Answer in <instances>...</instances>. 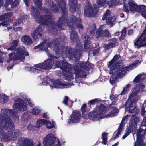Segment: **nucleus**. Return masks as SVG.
I'll return each instance as SVG.
<instances>
[{"mask_svg": "<svg viewBox=\"0 0 146 146\" xmlns=\"http://www.w3.org/2000/svg\"><path fill=\"white\" fill-rule=\"evenodd\" d=\"M71 69L69 71H65L66 72L65 74V76L66 77L67 80H72L74 78L73 74L70 71Z\"/></svg>", "mask_w": 146, "mask_h": 146, "instance_id": "nucleus-43", "label": "nucleus"}, {"mask_svg": "<svg viewBox=\"0 0 146 146\" xmlns=\"http://www.w3.org/2000/svg\"><path fill=\"white\" fill-rule=\"evenodd\" d=\"M35 127L31 124H29L27 127V129L30 130H34L35 129Z\"/></svg>", "mask_w": 146, "mask_h": 146, "instance_id": "nucleus-62", "label": "nucleus"}, {"mask_svg": "<svg viewBox=\"0 0 146 146\" xmlns=\"http://www.w3.org/2000/svg\"><path fill=\"white\" fill-rule=\"evenodd\" d=\"M2 113L0 114V126L7 130H13L15 127L10 117H12L13 121H18L19 116L18 113L12 110H1Z\"/></svg>", "mask_w": 146, "mask_h": 146, "instance_id": "nucleus-2", "label": "nucleus"}, {"mask_svg": "<svg viewBox=\"0 0 146 146\" xmlns=\"http://www.w3.org/2000/svg\"><path fill=\"white\" fill-rule=\"evenodd\" d=\"M88 45H84V49L85 51L87 52L88 54L90 53L93 50V48H90V47L88 46Z\"/></svg>", "mask_w": 146, "mask_h": 146, "instance_id": "nucleus-56", "label": "nucleus"}, {"mask_svg": "<svg viewBox=\"0 0 146 146\" xmlns=\"http://www.w3.org/2000/svg\"><path fill=\"white\" fill-rule=\"evenodd\" d=\"M24 55L28 56L29 54L25 50V47L21 46L17 47L13 52L9 54V59L7 61V63H9L10 60L17 61L21 59H24Z\"/></svg>", "mask_w": 146, "mask_h": 146, "instance_id": "nucleus-3", "label": "nucleus"}, {"mask_svg": "<svg viewBox=\"0 0 146 146\" xmlns=\"http://www.w3.org/2000/svg\"><path fill=\"white\" fill-rule=\"evenodd\" d=\"M42 30L41 27L39 26L33 31L31 35L34 40H36L42 36L41 33Z\"/></svg>", "mask_w": 146, "mask_h": 146, "instance_id": "nucleus-23", "label": "nucleus"}, {"mask_svg": "<svg viewBox=\"0 0 146 146\" xmlns=\"http://www.w3.org/2000/svg\"><path fill=\"white\" fill-rule=\"evenodd\" d=\"M6 130H7L6 128ZM14 129H13L14 130ZM9 130V135L10 137V141H15V140L18 136L21 134V132L18 130H15L14 132H12L10 130ZM12 131V130H11Z\"/></svg>", "mask_w": 146, "mask_h": 146, "instance_id": "nucleus-26", "label": "nucleus"}, {"mask_svg": "<svg viewBox=\"0 0 146 146\" xmlns=\"http://www.w3.org/2000/svg\"><path fill=\"white\" fill-rule=\"evenodd\" d=\"M107 4L109 6V8L113 6H115L119 4L118 0H110L107 2Z\"/></svg>", "mask_w": 146, "mask_h": 146, "instance_id": "nucleus-38", "label": "nucleus"}, {"mask_svg": "<svg viewBox=\"0 0 146 146\" xmlns=\"http://www.w3.org/2000/svg\"><path fill=\"white\" fill-rule=\"evenodd\" d=\"M126 33V28L125 27H124L121 31V35L118 38L120 41L125 39Z\"/></svg>", "mask_w": 146, "mask_h": 146, "instance_id": "nucleus-40", "label": "nucleus"}, {"mask_svg": "<svg viewBox=\"0 0 146 146\" xmlns=\"http://www.w3.org/2000/svg\"><path fill=\"white\" fill-rule=\"evenodd\" d=\"M52 63L51 60L48 59L42 63L35 65L34 66L44 70H50L52 68Z\"/></svg>", "mask_w": 146, "mask_h": 146, "instance_id": "nucleus-14", "label": "nucleus"}, {"mask_svg": "<svg viewBox=\"0 0 146 146\" xmlns=\"http://www.w3.org/2000/svg\"><path fill=\"white\" fill-rule=\"evenodd\" d=\"M130 85L127 84L126 85V86L124 87L123 88V91L121 92L120 94V95H124L125 94V92L126 91H127V88L129 87H130Z\"/></svg>", "mask_w": 146, "mask_h": 146, "instance_id": "nucleus-59", "label": "nucleus"}, {"mask_svg": "<svg viewBox=\"0 0 146 146\" xmlns=\"http://www.w3.org/2000/svg\"><path fill=\"white\" fill-rule=\"evenodd\" d=\"M41 111L40 109L37 108H34L32 111V113L34 115H38L40 113Z\"/></svg>", "mask_w": 146, "mask_h": 146, "instance_id": "nucleus-47", "label": "nucleus"}, {"mask_svg": "<svg viewBox=\"0 0 146 146\" xmlns=\"http://www.w3.org/2000/svg\"><path fill=\"white\" fill-rule=\"evenodd\" d=\"M99 101L98 99L96 98L89 101L88 103V104L89 103L90 105H93L97 103Z\"/></svg>", "mask_w": 146, "mask_h": 146, "instance_id": "nucleus-57", "label": "nucleus"}, {"mask_svg": "<svg viewBox=\"0 0 146 146\" xmlns=\"http://www.w3.org/2000/svg\"><path fill=\"white\" fill-rule=\"evenodd\" d=\"M90 65L84 61L78 62L77 64L73 67L74 71V74L77 76L81 77L86 76V71L89 70Z\"/></svg>", "mask_w": 146, "mask_h": 146, "instance_id": "nucleus-5", "label": "nucleus"}, {"mask_svg": "<svg viewBox=\"0 0 146 146\" xmlns=\"http://www.w3.org/2000/svg\"><path fill=\"white\" fill-rule=\"evenodd\" d=\"M69 10L72 13L75 12L81 8V6L78 3L77 0H70Z\"/></svg>", "mask_w": 146, "mask_h": 146, "instance_id": "nucleus-20", "label": "nucleus"}, {"mask_svg": "<svg viewBox=\"0 0 146 146\" xmlns=\"http://www.w3.org/2000/svg\"><path fill=\"white\" fill-rule=\"evenodd\" d=\"M60 40L61 39L59 38H55L53 40L47 44V47H55L54 49V51L56 54H59L61 49L58 46L60 45L61 43Z\"/></svg>", "mask_w": 146, "mask_h": 146, "instance_id": "nucleus-13", "label": "nucleus"}, {"mask_svg": "<svg viewBox=\"0 0 146 146\" xmlns=\"http://www.w3.org/2000/svg\"><path fill=\"white\" fill-rule=\"evenodd\" d=\"M144 137H137L136 141L135 142L134 146H143Z\"/></svg>", "mask_w": 146, "mask_h": 146, "instance_id": "nucleus-33", "label": "nucleus"}, {"mask_svg": "<svg viewBox=\"0 0 146 146\" xmlns=\"http://www.w3.org/2000/svg\"><path fill=\"white\" fill-rule=\"evenodd\" d=\"M16 102L13 105V108L15 110L19 111H24L27 109V107L23 104V100L17 98L15 101Z\"/></svg>", "mask_w": 146, "mask_h": 146, "instance_id": "nucleus-16", "label": "nucleus"}, {"mask_svg": "<svg viewBox=\"0 0 146 146\" xmlns=\"http://www.w3.org/2000/svg\"><path fill=\"white\" fill-rule=\"evenodd\" d=\"M46 121L47 120L45 119H38L36 123V127L38 128L43 125H45Z\"/></svg>", "mask_w": 146, "mask_h": 146, "instance_id": "nucleus-31", "label": "nucleus"}, {"mask_svg": "<svg viewBox=\"0 0 146 146\" xmlns=\"http://www.w3.org/2000/svg\"><path fill=\"white\" fill-rule=\"evenodd\" d=\"M13 13L12 12H10L6 13L3 14V16L4 19H8L10 18L13 15Z\"/></svg>", "mask_w": 146, "mask_h": 146, "instance_id": "nucleus-50", "label": "nucleus"}, {"mask_svg": "<svg viewBox=\"0 0 146 146\" xmlns=\"http://www.w3.org/2000/svg\"><path fill=\"white\" fill-rule=\"evenodd\" d=\"M59 6L61 10V16L59 18L56 23L53 22L50 23L52 19V14L49 13L48 15H40V13L38 9L32 7V15L34 18L38 19L39 22L41 25H48L47 29L49 33L53 34L57 32L58 30L62 29V26L66 23L69 27V32L71 42L73 43L79 41V38L77 33L74 31L75 27L82 29L83 26L81 24L82 20L80 18L77 19L76 17L71 15L68 20V10L66 7L65 0H55Z\"/></svg>", "mask_w": 146, "mask_h": 146, "instance_id": "nucleus-1", "label": "nucleus"}, {"mask_svg": "<svg viewBox=\"0 0 146 146\" xmlns=\"http://www.w3.org/2000/svg\"><path fill=\"white\" fill-rule=\"evenodd\" d=\"M55 139L52 134H49L46 135L43 140L44 146H53L55 142Z\"/></svg>", "mask_w": 146, "mask_h": 146, "instance_id": "nucleus-19", "label": "nucleus"}, {"mask_svg": "<svg viewBox=\"0 0 146 146\" xmlns=\"http://www.w3.org/2000/svg\"><path fill=\"white\" fill-rule=\"evenodd\" d=\"M140 62L138 60H136L135 62H133V64H131L130 65H129L128 66L125 67H122L119 65H117L116 66L118 68H119V69L120 70L122 71V73H123V75L125 76L126 73V71H128L129 68H130V69L133 68L134 66L136 65L138 63H140Z\"/></svg>", "mask_w": 146, "mask_h": 146, "instance_id": "nucleus-24", "label": "nucleus"}, {"mask_svg": "<svg viewBox=\"0 0 146 146\" xmlns=\"http://www.w3.org/2000/svg\"><path fill=\"white\" fill-rule=\"evenodd\" d=\"M129 5V10L131 11H135L138 12L139 11V8H140V5L139 6L136 5L131 2L129 1L128 2Z\"/></svg>", "mask_w": 146, "mask_h": 146, "instance_id": "nucleus-27", "label": "nucleus"}, {"mask_svg": "<svg viewBox=\"0 0 146 146\" xmlns=\"http://www.w3.org/2000/svg\"><path fill=\"white\" fill-rule=\"evenodd\" d=\"M81 117V114L80 111L74 110L69 117L68 123H75L79 122Z\"/></svg>", "mask_w": 146, "mask_h": 146, "instance_id": "nucleus-15", "label": "nucleus"}, {"mask_svg": "<svg viewBox=\"0 0 146 146\" xmlns=\"http://www.w3.org/2000/svg\"><path fill=\"white\" fill-rule=\"evenodd\" d=\"M107 0H97V3L100 7H105L106 6L107 3L106 1Z\"/></svg>", "mask_w": 146, "mask_h": 146, "instance_id": "nucleus-44", "label": "nucleus"}, {"mask_svg": "<svg viewBox=\"0 0 146 146\" xmlns=\"http://www.w3.org/2000/svg\"><path fill=\"white\" fill-rule=\"evenodd\" d=\"M132 130L128 128L126 129V132L125 134L122 137V139H125L129 134L131 133Z\"/></svg>", "mask_w": 146, "mask_h": 146, "instance_id": "nucleus-55", "label": "nucleus"}, {"mask_svg": "<svg viewBox=\"0 0 146 146\" xmlns=\"http://www.w3.org/2000/svg\"><path fill=\"white\" fill-rule=\"evenodd\" d=\"M142 76V74L138 75L134 79L133 82L135 83H138L140 82L141 77Z\"/></svg>", "mask_w": 146, "mask_h": 146, "instance_id": "nucleus-54", "label": "nucleus"}, {"mask_svg": "<svg viewBox=\"0 0 146 146\" xmlns=\"http://www.w3.org/2000/svg\"><path fill=\"white\" fill-rule=\"evenodd\" d=\"M18 143L20 146H33V142L31 139L21 137L18 139Z\"/></svg>", "mask_w": 146, "mask_h": 146, "instance_id": "nucleus-21", "label": "nucleus"}, {"mask_svg": "<svg viewBox=\"0 0 146 146\" xmlns=\"http://www.w3.org/2000/svg\"><path fill=\"white\" fill-rule=\"evenodd\" d=\"M139 117L135 115H133L129 121V126L128 128L132 131L135 130L137 128V124L141 123Z\"/></svg>", "mask_w": 146, "mask_h": 146, "instance_id": "nucleus-17", "label": "nucleus"}, {"mask_svg": "<svg viewBox=\"0 0 146 146\" xmlns=\"http://www.w3.org/2000/svg\"><path fill=\"white\" fill-rule=\"evenodd\" d=\"M146 127L145 129L140 128L138 129L137 131V137H144V135L146 134Z\"/></svg>", "mask_w": 146, "mask_h": 146, "instance_id": "nucleus-36", "label": "nucleus"}, {"mask_svg": "<svg viewBox=\"0 0 146 146\" xmlns=\"http://www.w3.org/2000/svg\"><path fill=\"white\" fill-rule=\"evenodd\" d=\"M108 133L106 132H103L102 134V141L101 143L103 145H106L107 140Z\"/></svg>", "mask_w": 146, "mask_h": 146, "instance_id": "nucleus-39", "label": "nucleus"}, {"mask_svg": "<svg viewBox=\"0 0 146 146\" xmlns=\"http://www.w3.org/2000/svg\"><path fill=\"white\" fill-rule=\"evenodd\" d=\"M27 7L29 6V0H23ZM4 7L8 10H11L12 8L17 6L19 4L18 0H6Z\"/></svg>", "mask_w": 146, "mask_h": 146, "instance_id": "nucleus-9", "label": "nucleus"}, {"mask_svg": "<svg viewBox=\"0 0 146 146\" xmlns=\"http://www.w3.org/2000/svg\"><path fill=\"white\" fill-rule=\"evenodd\" d=\"M146 113V111L145 110V108L144 106L143 105L142 106V108L141 110V115L142 116H144L145 114Z\"/></svg>", "mask_w": 146, "mask_h": 146, "instance_id": "nucleus-61", "label": "nucleus"}, {"mask_svg": "<svg viewBox=\"0 0 146 146\" xmlns=\"http://www.w3.org/2000/svg\"><path fill=\"white\" fill-rule=\"evenodd\" d=\"M69 100V98L67 96H65L64 98L63 103L66 105H68V102Z\"/></svg>", "mask_w": 146, "mask_h": 146, "instance_id": "nucleus-63", "label": "nucleus"}, {"mask_svg": "<svg viewBox=\"0 0 146 146\" xmlns=\"http://www.w3.org/2000/svg\"><path fill=\"white\" fill-rule=\"evenodd\" d=\"M139 90L140 89H138V90H137V91L134 92L133 91V92L130 94V95L129 96L128 99L127 100H129V101H131L132 100L134 101H135L133 97H135L137 95L138 92L139 91Z\"/></svg>", "mask_w": 146, "mask_h": 146, "instance_id": "nucleus-41", "label": "nucleus"}, {"mask_svg": "<svg viewBox=\"0 0 146 146\" xmlns=\"http://www.w3.org/2000/svg\"><path fill=\"white\" fill-rule=\"evenodd\" d=\"M42 0H34V3L35 5L37 6L38 8L41 7L42 5Z\"/></svg>", "mask_w": 146, "mask_h": 146, "instance_id": "nucleus-49", "label": "nucleus"}, {"mask_svg": "<svg viewBox=\"0 0 146 146\" xmlns=\"http://www.w3.org/2000/svg\"><path fill=\"white\" fill-rule=\"evenodd\" d=\"M103 47L104 48V51L105 52H106L110 50V48H113V47L110 43L104 44L103 46Z\"/></svg>", "mask_w": 146, "mask_h": 146, "instance_id": "nucleus-46", "label": "nucleus"}, {"mask_svg": "<svg viewBox=\"0 0 146 146\" xmlns=\"http://www.w3.org/2000/svg\"><path fill=\"white\" fill-rule=\"evenodd\" d=\"M23 16H22L21 18H19L17 19H16L13 23L14 25H17L23 22L22 19L23 18Z\"/></svg>", "mask_w": 146, "mask_h": 146, "instance_id": "nucleus-51", "label": "nucleus"}, {"mask_svg": "<svg viewBox=\"0 0 146 146\" xmlns=\"http://www.w3.org/2000/svg\"><path fill=\"white\" fill-rule=\"evenodd\" d=\"M64 51H60L59 54H65L66 56L68 57L69 59H75V62H78L79 61L78 58L80 55V51L79 50L75 49L71 47H62V49H64Z\"/></svg>", "mask_w": 146, "mask_h": 146, "instance_id": "nucleus-6", "label": "nucleus"}, {"mask_svg": "<svg viewBox=\"0 0 146 146\" xmlns=\"http://www.w3.org/2000/svg\"><path fill=\"white\" fill-rule=\"evenodd\" d=\"M0 138L1 141L3 142H6L10 141V137L9 135L8 131L5 133L2 129H0Z\"/></svg>", "mask_w": 146, "mask_h": 146, "instance_id": "nucleus-25", "label": "nucleus"}, {"mask_svg": "<svg viewBox=\"0 0 146 146\" xmlns=\"http://www.w3.org/2000/svg\"><path fill=\"white\" fill-rule=\"evenodd\" d=\"M120 57V56L118 54H116L113 57V58L112 59L113 60H114V61L116 62L119 59Z\"/></svg>", "mask_w": 146, "mask_h": 146, "instance_id": "nucleus-64", "label": "nucleus"}, {"mask_svg": "<svg viewBox=\"0 0 146 146\" xmlns=\"http://www.w3.org/2000/svg\"><path fill=\"white\" fill-rule=\"evenodd\" d=\"M45 125H46L47 128L49 129H52L54 127L55 125V123L53 121L52 122V124L51 122L48 120H47Z\"/></svg>", "mask_w": 146, "mask_h": 146, "instance_id": "nucleus-45", "label": "nucleus"}, {"mask_svg": "<svg viewBox=\"0 0 146 146\" xmlns=\"http://www.w3.org/2000/svg\"><path fill=\"white\" fill-rule=\"evenodd\" d=\"M146 6L143 5H140V8H139V11L138 12L141 13V15L146 19Z\"/></svg>", "mask_w": 146, "mask_h": 146, "instance_id": "nucleus-35", "label": "nucleus"}, {"mask_svg": "<svg viewBox=\"0 0 146 146\" xmlns=\"http://www.w3.org/2000/svg\"><path fill=\"white\" fill-rule=\"evenodd\" d=\"M91 38L88 35H86L84 36V45H89Z\"/></svg>", "mask_w": 146, "mask_h": 146, "instance_id": "nucleus-48", "label": "nucleus"}, {"mask_svg": "<svg viewBox=\"0 0 146 146\" xmlns=\"http://www.w3.org/2000/svg\"><path fill=\"white\" fill-rule=\"evenodd\" d=\"M103 29L101 27H99L96 30L95 33V36L98 39L100 37L103 38Z\"/></svg>", "mask_w": 146, "mask_h": 146, "instance_id": "nucleus-37", "label": "nucleus"}, {"mask_svg": "<svg viewBox=\"0 0 146 146\" xmlns=\"http://www.w3.org/2000/svg\"><path fill=\"white\" fill-rule=\"evenodd\" d=\"M86 5L84 8V14L88 17H94L98 12L99 7L96 4H94L93 9L88 0H86Z\"/></svg>", "mask_w": 146, "mask_h": 146, "instance_id": "nucleus-7", "label": "nucleus"}, {"mask_svg": "<svg viewBox=\"0 0 146 146\" xmlns=\"http://www.w3.org/2000/svg\"><path fill=\"white\" fill-rule=\"evenodd\" d=\"M91 28L90 31V34L91 35L94 34V31L96 29V25L95 24H93L90 26Z\"/></svg>", "mask_w": 146, "mask_h": 146, "instance_id": "nucleus-52", "label": "nucleus"}, {"mask_svg": "<svg viewBox=\"0 0 146 146\" xmlns=\"http://www.w3.org/2000/svg\"><path fill=\"white\" fill-rule=\"evenodd\" d=\"M137 48H140L146 45V24L145 28L141 36L134 43Z\"/></svg>", "mask_w": 146, "mask_h": 146, "instance_id": "nucleus-10", "label": "nucleus"}, {"mask_svg": "<svg viewBox=\"0 0 146 146\" xmlns=\"http://www.w3.org/2000/svg\"><path fill=\"white\" fill-rule=\"evenodd\" d=\"M21 40L24 43L27 45H30L33 43L32 39L31 37L28 35H25L22 37Z\"/></svg>", "mask_w": 146, "mask_h": 146, "instance_id": "nucleus-28", "label": "nucleus"}, {"mask_svg": "<svg viewBox=\"0 0 146 146\" xmlns=\"http://www.w3.org/2000/svg\"><path fill=\"white\" fill-rule=\"evenodd\" d=\"M107 110V108L104 104H101L99 106L97 105L93 111L89 113L88 117L93 121L98 120L100 119V115L104 114Z\"/></svg>", "mask_w": 146, "mask_h": 146, "instance_id": "nucleus-4", "label": "nucleus"}, {"mask_svg": "<svg viewBox=\"0 0 146 146\" xmlns=\"http://www.w3.org/2000/svg\"><path fill=\"white\" fill-rule=\"evenodd\" d=\"M110 71L112 72V74L110 79V82L113 84L115 83L118 78H121L124 76L123 74L125 72L122 73V71L120 70L119 68L116 65L113 66L111 68Z\"/></svg>", "mask_w": 146, "mask_h": 146, "instance_id": "nucleus-8", "label": "nucleus"}, {"mask_svg": "<svg viewBox=\"0 0 146 146\" xmlns=\"http://www.w3.org/2000/svg\"><path fill=\"white\" fill-rule=\"evenodd\" d=\"M123 11L127 13H128L129 11L128 10V6L127 4L123 2Z\"/></svg>", "mask_w": 146, "mask_h": 146, "instance_id": "nucleus-58", "label": "nucleus"}, {"mask_svg": "<svg viewBox=\"0 0 146 146\" xmlns=\"http://www.w3.org/2000/svg\"><path fill=\"white\" fill-rule=\"evenodd\" d=\"M50 81L53 83L54 86L57 88H64L70 86V84L68 82H65L61 79H51Z\"/></svg>", "mask_w": 146, "mask_h": 146, "instance_id": "nucleus-11", "label": "nucleus"}, {"mask_svg": "<svg viewBox=\"0 0 146 146\" xmlns=\"http://www.w3.org/2000/svg\"><path fill=\"white\" fill-rule=\"evenodd\" d=\"M118 110L115 107L112 108L111 112L107 114L106 115L105 117L106 118L111 117L116 115L115 114L118 112Z\"/></svg>", "mask_w": 146, "mask_h": 146, "instance_id": "nucleus-29", "label": "nucleus"}, {"mask_svg": "<svg viewBox=\"0 0 146 146\" xmlns=\"http://www.w3.org/2000/svg\"><path fill=\"white\" fill-rule=\"evenodd\" d=\"M50 9L54 13H58L59 12L58 6L54 3L52 2L50 6Z\"/></svg>", "mask_w": 146, "mask_h": 146, "instance_id": "nucleus-32", "label": "nucleus"}, {"mask_svg": "<svg viewBox=\"0 0 146 146\" xmlns=\"http://www.w3.org/2000/svg\"><path fill=\"white\" fill-rule=\"evenodd\" d=\"M10 21L9 20L3 21L1 23V24L3 26H7L9 24Z\"/></svg>", "mask_w": 146, "mask_h": 146, "instance_id": "nucleus-60", "label": "nucleus"}, {"mask_svg": "<svg viewBox=\"0 0 146 146\" xmlns=\"http://www.w3.org/2000/svg\"><path fill=\"white\" fill-rule=\"evenodd\" d=\"M134 101H129L128 105L126 107L128 112L134 113L135 115H137L139 112V110L137 109V107L134 103Z\"/></svg>", "mask_w": 146, "mask_h": 146, "instance_id": "nucleus-18", "label": "nucleus"}, {"mask_svg": "<svg viewBox=\"0 0 146 146\" xmlns=\"http://www.w3.org/2000/svg\"><path fill=\"white\" fill-rule=\"evenodd\" d=\"M110 10H107L105 13L104 14L103 17L102 18V20H106V23L108 25H111L112 26L113 22H114L115 19H114L113 17H110Z\"/></svg>", "mask_w": 146, "mask_h": 146, "instance_id": "nucleus-22", "label": "nucleus"}, {"mask_svg": "<svg viewBox=\"0 0 146 146\" xmlns=\"http://www.w3.org/2000/svg\"><path fill=\"white\" fill-rule=\"evenodd\" d=\"M87 106L85 103L83 104L81 108V111L82 112V116L84 118L86 119L87 117V115L86 113V112Z\"/></svg>", "mask_w": 146, "mask_h": 146, "instance_id": "nucleus-34", "label": "nucleus"}, {"mask_svg": "<svg viewBox=\"0 0 146 146\" xmlns=\"http://www.w3.org/2000/svg\"><path fill=\"white\" fill-rule=\"evenodd\" d=\"M19 42V40L18 39L13 40L12 41L11 44V46L7 48L8 50H15L16 47L18 46Z\"/></svg>", "mask_w": 146, "mask_h": 146, "instance_id": "nucleus-30", "label": "nucleus"}, {"mask_svg": "<svg viewBox=\"0 0 146 146\" xmlns=\"http://www.w3.org/2000/svg\"><path fill=\"white\" fill-rule=\"evenodd\" d=\"M110 44L113 47L116 46V44L117 43V39L115 38H113L111 39L110 41Z\"/></svg>", "mask_w": 146, "mask_h": 146, "instance_id": "nucleus-53", "label": "nucleus"}, {"mask_svg": "<svg viewBox=\"0 0 146 146\" xmlns=\"http://www.w3.org/2000/svg\"><path fill=\"white\" fill-rule=\"evenodd\" d=\"M53 63L55 64L56 67L60 68L64 71L69 72L71 69V67L68 63L63 60L62 61L60 60H54Z\"/></svg>", "mask_w": 146, "mask_h": 146, "instance_id": "nucleus-12", "label": "nucleus"}, {"mask_svg": "<svg viewBox=\"0 0 146 146\" xmlns=\"http://www.w3.org/2000/svg\"><path fill=\"white\" fill-rule=\"evenodd\" d=\"M103 38H110L111 37V34L109 31L108 30L106 29H103Z\"/></svg>", "mask_w": 146, "mask_h": 146, "instance_id": "nucleus-42", "label": "nucleus"}]
</instances>
